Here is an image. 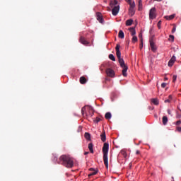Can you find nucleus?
<instances>
[{
	"label": "nucleus",
	"instance_id": "de8ad7c7",
	"mask_svg": "<svg viewBox=\"0 0 181 181\" xmlns=\"http://www.w3.org/2000/svg\"><path fill=\"white\" fill-rule=\"evenodd\" d=\"M89 152L88 151H86L84 153V155H88Z\"/></svg>",
	"mask_w": 181,
	"mask_h": 181
},
{
	"label": "nucleus",
	"instance_id": "c03bdc74",
	"mask_svg": "<svg viewBox=\"0 0 181 181\" xmlns=\"http://www.w3.org/2000/svg\"><path fill=\"white\" fill-rule=\"evenodd\" d=\"M168 114L169 115H172V112L170 111V110H168Z\"/></svg>",
	"mask_w": 181,
	"mask_h": 181
},
{
	"label": "nucleus",
	"instance_id": "6ab92c4d",
	"mask_svg": "<svg viewBox=\"0 0 181 181\" xmlns=\"http://www.w3.org/2000/svg\"><path fill=\"white\" fill-rule=\"evenodd\" d=\"M84 136L87 141H91V135L90 133L86 132Z\"/></svg>",
	"mask_w": 181,
	"mask_h": 181
},
{
	"label": "nucleus",
	"instance_id": "9b49d317",
	"mask_svg": "<svg viewBox=\"0 0 181 181\" xmlns=\"http://www.w3.org/2000/svg\"><path fill=\"white\" fill-rule=\"evenodd\" d=\"M79 42H81V43H82V45H84L85 46H87V45L90 44L88 41L86 40V37L83 36L80 37Z\"/></svg>",
	"mask_w": 181,
	"mask_h": 181
},
{
	"label": "nucleus",
	"instance_id": "7ed1b4c3",
	"mask_svg": "<svg viewBox=\"0 0 181 181\" xmlns=\"http://www.w3.org/2000/svg\"><path fill=\"white\" fill-rule=\"evenodd\" d=\"M110 148V144L108 143H105L103 147V162L106 169H108V149Z\"/></svg>",
	"mask_w": 181,
	"mask_h": 181
},
{
	"label": "nucleus",
	"instance_id": "412c9836",
	"mask_svg": "<svg viewBox=\"0 0 181 181\" xmlns=\"http://www.w3.org/2000/svg\"><path fill=\"white\" fill-rule=\"evenodd\" d=\"M120 39H124V37H125V35H124V31H122V30H120L119 31V35H118Z\"/></svg>",
	"mask_w": 181,
	"mask_h": 181
},
{
	"label": "nucleus",
	"instance_id": "ea45409f",
	"mask_svg": "<svg viewBox=\"0 0 181 181\" xmlns=\"http://www.w3.org/2000/svg\"><path fill=\"white\" fill-rule=\"evenodd\" d=\"M176 131H177L178 132H181V127H176Z\"/></svg>",
	"mask_w": 181,
	"mask_h": 181
},
{
	"label": "nucleus",
	"instance_id": "c9c22d12",
	"mask_svg": "<svg viewBox=\"0 0 181 181\" xmlns=\"http://www.w3.org/2000/svg\"><path fill=\"white\" fill-rule=\"evenodd\" d=\"M100 121H101V119L100 117H96L95 122H96L97 124H98V122H100Z\"/></svg>",
	"mask_w": 181,
	"mask_h": 181
},
{
	"label": "nucleus",
	"instance_id": "72a5a7b5",
	"mask_svg": "<svg viewBox=\"0 0 181 181\" xmlns=\"http://www.w3.org/2000/svg\"><path fill=\"white\" fill-rule=\"evenodd\" d=\"M142 47H144V39L141 40L140 49H142Z\"/></svg>",
	"mask_w": 181,
	"mask_h": 181
},
{
	"label": "nucleus",
	"instance_id": "7c9ffc66",
	"mask_svg": "<svg viewBox=\"0 0 181 181\" xmlns=\"http://www.w3.org/2000/svg\"><path fill=\"white\" fill-rule=\"evenodd\" d=\"M132 42H138V37L134 35L132 37Z\"/></svg>",
	"mask_w": 181,
	"mask_h": 181
},
{
	"label": "nucleus",
	"instance_id": "423d86ee",
	"mask_svg": "<svg viewBox=\"0 0 181 181\" xmlns=\"http://www.w3.org/2000/svg\"><path fill=\"white\" fill-rule=\"evenodd\" d=\"M118 12H119V5L113 7L112 10V14L113 16H117L118 15Z\"/></svg>",
	"mask_w": 181,
	"mask_h": 181
},
{
	"label": "nucleus",
	"instance_id": "58836bf2",
	"mask_svg": "<svg viewBox=\"0 0 181 181\" xmlns=\"http://www.w3.org/2000/svg\"><path fill=\"white\" fill-rule=\"evenodd\" d=\"M168 100H169L170 101H172V100H173V97L172 96V95H169V96H168Z\"/></svg>",
	"mask_w": 181,
	"mask_h": 181
},
{
	"label": "nucleus",
	"instance_id": "09e8293b",
	"mask_svg": "<svg viewBox=\"0 0 181 181\" xmlns=\"http://www.w3.org/2000/svg\"><path fill=\"white\" fill-rule=\"evenodd\" d=\"M155 1H157L158 2H160V1H162V0H155Z\"/></svg>",
	"mask_w": 181,
	"mask_h": 181
},
{
	"label": "nucleus",
	"instance_id": "f704fd0d",
	"mask_svg": "<svg viewBox=\"0 0 181 181\" xmlns=\"http://www.w3.org/2000/svg\"><path fill=\"white\" fill-rule=\"evenodd\" d=\"M180 124H181V120H178V121H177V122H175L176 127H179V125H180Z\"/></svg>",
	"mask_w": 181,
	"mask_h": 181
},
{
	"label": "nucleus",
	"instance_id": "a19ab883",
	"mask_svg": "<svg viewBox=\"0 0 181 181\" xmlns=\"http://www.w3.org/2000/svg\"><path fill=\"white\" fill-rule=\"evenodd\" d=\"M161 87H162V88H165V87H166V83H163L161 84Z\"/></svg>",
	"mask_w": 181,
	"mask_h": 181
},
{
	"label": "nucleus",
	"instance_id": "9d476101",
	"mask_svg": "<svg viewBox=\"0 0 181 181\" xmlns=\"http://www.w3.org/2000/svg\"><path fill=\"white\" fill-rule=\"evenodd\" d=\"M106 74L109 76V77H114L115 73L114 72V70H112V69H107L106 70Z\"/></svg>",
	"mask_w": 181,
	"mask_h": 181
},
{
	"label": "nucleus",
	"instance_id": "cd10ccee",
	"mask_svg": "<svg viewBox=\"0 0 181 181\" xmlns=\"http://www.w3.org/2000/svg\"><path fill=\"white\" fill-rule=\"evenodd\" d=\"M142 9V0H139V11Z\"/></svg>",
	"mask_w": 181,
	"mask_h": 181
},
{
	"label": "nucleus",
	"instance_id": "f03ea898",
	"mask_svg": "<svg viewBox=\"0 0 181 181\" xmlns=\"http://www.w3.org/2000/svg\"><path fill=\"white\" fill-rule=\"evenodd\" d=\"M58 163H59V165H63V166L68 168H71L74 166V161L73 160V158L66 155L61 156Z\"/></svg>",
	"mask_w": 181,
	"mask_h": 181
},
{
	"label": "nucleus",
	"instance_id": "c85d7f7f",
	"mask_svg": "<svg viewBox=\"0 0 181 181\" xmlns=\"http://www.w3.org/2000/svg\"><path fill=\"white\" fill-rule=\"evenodd\" d=\"M120 153L124 156V158H127V151L122 150Z\"/></svg>",
	"mask_w": 181,
	"mask_h": 181
},
{
	"label": "nucleus",
	"instance_id": "c756f323",
	"mask_svg": "<svg viewBox=\"0 0 181 181\" xmlns=\"http://www.w3.org/2000/svg\"><path fill=\"white\" fill-rule=\"evenodd\" d=\"M177 78V76L173 75V83H176Z\"/></svg>",
	"mask_w": 181,
	"mask_h": 181
},
{
	"label": "nucleus",
	"instance_id": "0eeeda50",
	"mask_svg": "<svg viewBox=\"0 0 181 181\" xmlns=\"http://www.w3.org/2000/svg\"><path fill=\"white\" fill-rule=\"evenodd\" d=\"M96 19L100 23H104V18H103V14L101 13H96Z\"/></svg>",
	"mask_w": 181,
	"mask_h": 181
},
{
	"label": "nucleus",
	"instance_id": "37998d69",
	"mask_svg": "<svg viewBox=\"0 0 181 181\" xmlns=\"http://www.w3.org/2000/svg\"><path fill=\"white\" fill-rule=\"evenodd\" d=\"M136 155H141V151L139 150L136 151Z\"/></svg>",
	"mask_w": 181,
	"mask_h": 181
},
{
	"label": "nucleus",
	"instance_id": "4be33fe9",
	"mask_svg": "<svg viewBox=\"0 0 181 181\" xmlns=\"http://www.w3.org/2000/svg\"><path fill=\"white\" fill-rule=\"evenodd\" d=\"M129 30H130L132 36H135V35H136V32L135 31V28H130Z\"/></svg>",
	"mask_w": 181,
	"mask_h": 181
},
{
	"label": "nucleus",
	"instance_id": "dca6fc26",
	"mask_svg": "<svg viewBox=\"0 0 181 181\" xmlns=\"http://www.w3.org/2000/svg\"><path fill=\"white\" fill-rule=\"evenodd\" d=\"M110 5L111 8H114V6H117L118 5V1L117 0H114L110 3Z\"/></svg>",
	"mask_w": 181,
	"mask_h": 181
},
{
	"label": "nucleus",
	"instance_id": "1a4fd4ad",
	"mask_svg": "<svg viewBox=\"0 0 181 181\" xmlns=\"http://www.w3.org/2000/svg\"><path fill=\"white\" fill-rule=\"evenodd\" d=\"M175 62H176V57L175 55H173L168 62V66L172 67V66H173V64H175Z\"/></svg>",
	"mask_w": 181,
	"mask_h": 181
},
{
	"label": "nucleus",
	"instance_id": "f8f14e48",
	"mask_svg": "<svg viewBox=\"0 0 181 181\" xmlns=\"http://www.w3.org/2000/svg\"><path fill=\"white\" fill-rule=\"evenodd\" d=\"M176 16V14H173L170 16H165L164 18L166 19V21H172L173 19H175V17Z\"/></svg>",
	"mask_w": 181,
	"mask_h": 181
},
{
	"label": "nucleus",
	"instance_id": "2f4dec72",
	"mask_svg": "<svg viewBox=\"0 0 181 181\" xmlns=\"http://www.w3.org/2000/svg\"><path fill=\"white\" fill-rule=\"evenodd\" d=\"M161 25H162V21H158L157 23V26H158V29H160Z\"/></svg>",
	"mask_w": 181,
	"mask_h": 181
},
{
	"label": "nucleus",
	"instance_id": "8fccbe9b",
	"mask_svg": "<svg viewBox=\"0 0 181 181\" xmlns=\"http://www.w3.org/2000/svg\"><path fill=\"white\" fill-rule=\"evenodd\" d=\"M165 81H166V80H168V78H167V77H165Z\"/></svg>",
	"mask_w": 181,
	"mask_h": 181
},
{
	"label": "nucleus",
	"instance_id": "4c0bfd02",
	"mask_svg": "<svg viewBox=\"0 0 181 181\" xmlns=\"http://www.w3.org/2000/svg\"><path fill=\"white\" fill-rule=\"evenodd\" d=\"M176 32V25H174L173 30H172V33H175Z\"/></svg>",
	"mask_w": 181,
	"mask_h": 181
},
{
	"label": "nucleus",
	"instance_id": "a878e982",
	"mask_svg": "<svg viewBox=\"0 0 181 181\" xmlns=\"http://www.w3.org/2000/svg\"><path fill=\"white\" fill-rule=\"evenodd\" d=\"M109 59L112 60V62H115V57L112 54H109Z\"/></svg>",
	"mask_w": 181,
	"mask_h": 181
},
{
	"label": "nucleus",
	"instance_id": "39448f33",
	"mask_svg": "<svg viewBox=\"0 0 181 181\" xmlns=\"http://www.w3.org/2000/svg\"><path fill=\"white\" fill-rule=\"evenodd\" d=\"M149 18L150 19H155V18H156V8L155 7L151 8L149 12Z\"/></svg>",
	"mask_w": 181,
	"mask_h": 181
},
{
	"label": "nucleus",
	"instance_id": "49530a36",
	"mask_svg": "<svg viewBox=\"0 0 181 181\" xmlns=\"http://www.w3.org/2000/svg\"><path fill=\"white\" fill-rule=\"evenodd\" d=\"M139 39H140V41H141V39H143V38H142V35H141V33L139 35Z\"/></svg>",
	"mask_w": 181,
	"mask_h": 181
},
{
	"label": "nucleus",
	"instance_id": "a211bd4d",
	"mask_svg": "<svg viewBox=\"0 0 181 181\" xmlns=\"http://www.w3.org/2000/svg\"><path fill=\"white\" fill-rule=\"evenodd\" d=\"M151 103L154 104V105H159V100L157 98L151 99Z\"/></svg>",
	"mask_w": 181,
	"mask_h": 181
},
{
	"label": "nucleus",
	"instance_id": "a18cd8bd",
	"mask_svg": "<svg viewBox=\"0 0 181 181\" xmlns=\"http://www.w3.org/2000/svg\"><path fill=\"white\" fill-rule=\"evenodd\" d=\"M127 4H131L132 2V0H125Z\"/></svg>",
	"mask_w": 181,
	"mask_h": 181
},
{
	"label": "nucleus",
	"instance_id": "f257e3e1",
	"mask_svg": "<svg viewBox=\"0 0 181 181\" xmlns=\"http://www.w3.org/2000/svg\"><path fill=\"white\" fill-rule=\"evenodd\" d=\"M121 47V45L119 44H117L115 50H116V55L117 57L119 60V63L120 64V66L122 67V76L124 77H127V71H128V66L125 64V62L124 61V59L121 58V51H119V48Z\"/></svg>",
	"mask_w": 181,
	"mask_h": 181
},
{
	"label": "nucleus",
	"instance_id": "20e7f679",
	"mask_svg": "<svg viewBox=\"0 0 181 181\" xmlns=\"http://www.w3.org/2000/svg\"><path fill=\"white\" fill-rule=\"evenodd\" d=\"M85 111H87L86 112L87 117H93V115H94V108H93V107L91 106H85L82 107L81 109L82 115H84Z\"/></svg>",
	"mask_w": 181,
	"mask_h": 181
},
{
	"label": "nucleus",
	"instance_id": "393cba45",
	"mask_svg": "<svg viewBox=\"0 0 181 181\" xmlns=\"http://www.w3.org/2000/svg\"><path fill=\"white\" fill-rule=\"evenodd\" d=\"M163 124L166 125L168 124V117L163 116Z\"/></svg>",
	"mask_w": 181,
	"mask_h": 181
},
{
	"label": "nucleus",
	"instance_id": "e433bc0d",
	"mask_svg": "<svg viewBox=\"0 0 181 181\" xmlns=\"http://www.w3.org/2000/svg\"><path fill=\"white\" fill-rule=\"evenodd\" d=\"M169 37L170 39H171L172 42L175 40V36H173V35H170Z\"/></svg>",
	"mask_w": 181,
	"mask_h": 181
},
{
	"label": "nucleus",
	"instance_id": "bb28decb",
	"mask_svg": "<svg viewBox=\"0 0 181 181\" xmlns=\"http://www.w3.org/2000/svg\"><path fill=\"white\" fill-rule=\"evenodd\" d=\"M129 8H132L133 9H135V1H132L131 3L129 4Z\"/></svg>",
	"mask_w": 181,
	"mask_h": 181
},
{
	"label": "nucleus",
	"instance_id": "6e6552de",
	"mask_svg": "<svg viewBox=\"0 0 181 181\" xmlns=\"http://www.w3.org/2000/svg\"><path fill=\"white\" fill-rule=\"evenodd\" d=\"M150 46H151V49L152 52H153L155 53L157 50V48H156V45H155V42H153V40L152 38L150 39Z\"/></svg>",
	"mask_w": 181,
	"mask_h": 181
},
{
	"label": "nucleus",
	"instance_id": "5701e85b",
	"mask_svg": "<svg viewBox=\"0 0 181 181\" xmlns=\"http://www.w3.org/2000/svg\"><path fill=\"white\" fill-rule=\"evenodd\" d=\"M134 21L132 19H129L126 21V26H131L132 25Z\"/></svg>",
	"mask_w": 181,
	"mask_h": 181
},
{
	"label": "nucleus",
	"instance_id": "aec40b11",
	"mask_svg": "<svg viewBox=\"0 0 181 181\" xmlns=\"http://www.w3.org/2000/svg\"><path fill=\"white\" fill-rule=\"evenodd\" d=\"M93 143H90L88 144V149H89L90 153H94V149L93 148Z\"/></svg>",
	"mask_w": 181,
	"mask_h": 181
},
{
	"label": "nucleus",
	"instance_id": "2eb2a0df",
	"mask_svg": "<svg viewBox=\"0 0 181 181\" xmlns=\"http://www.w3.org/2000/svg\"><path fill=\"white\" fill-rule=\"evenodd\" d=\"M129 15L130 16H134L135 15V8H132L129 7Z\"/></svg>",
	"mask_w": 181,
	"mask_h": 181
},
{
	"label": "nucleus",
	"instance_id": "473e14b6",
	"mask_svg": "<svg viewBox=\"0 0 181 181\" xmlns=\"http://www.w3.org/2000/svg\"><path fill=\"white\" fill-rule=\"evenodd\" d=\"M176 118H177L178 119L181 118V114L179 113V112H177L176 113Z\"/></svg>",
	"mask_w": 181,
	"mask_h": 181
},
{
	"label": "nucleus",
	"instance_id": "79ce46f5",
	"mask_svg": "<svg viewBox=\"0 0 181 181\" xmlns=\"http://www.w3.org/2000/svg\"><path fill=\"white\" fill-rule=\"evenodd\" d=\"M164 103H172V100H170V99H167L164 101Z\"/></svg>",
	"mask_w": 181,
	"mask_h": 181
},
{
	"label": "nucleus",
	"instance_id": "ddd939ff",
	"mask_svg": "<svg viewBox=\"0 0 181 181\" xmlns=\"http://www.w3.org/2000/svg\"><path fill=\"white\" fill-rule=\"evenodd\" d=\"M100 139H101L102 142H105V141H107V136H105V132H103L100 134Z\"/></svg>",
	"mask_w": 181,
	"mask_h": 181
},
{
	"label": "nucleus",
	"instance_id": "4468645a",
	"mask_svg": "<svg viewBox=\"0 0 181 181\" xmlns=\"http://www.w3.org/2000/svg\"><path fill=\"white\" fill-rule=\"evenodd\" d=\"M89 170L92 172L88 175L89 177L90 176H94V175H95L96 173H98V170H95L94 168H90Z\"/></svg>",
	"mask_w": 181,
	"mask_h": 181
},
{
	"label": "nucleus",
	"instance_id": "b1692460",
	"mask_svg": "<svg viewBox=\"0 0 181 181\" xmlns=\"http://www.w3.org/2000/svg\"><path fill=\"white\" fill-rule=\"evenodd\" d=\"M111 117H112V115H111V112H107L105 115V118L106 119H111Z\"/></svg>",
	"mask_w": 181,
	"mask_h": 181
},
{
	"label": "nucleus",
	"instance_id": "f3484780",
	"mask_svg": "<svg viewBox=\"0 0 181 181\" xmlns=\"http://www.w3.org/2000/svg\"><path fill=\"white\" fill-rule=\"evenodd\" d=\"M81 84H86L87 83V78L84 76H81L79 79Z\"/></svg>",
	"mask_w": 181,
	"mask_h": 181
}]
</instances>
